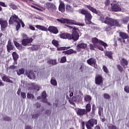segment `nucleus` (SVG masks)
<instances>
[{
  "label": "nucleus",
  "mask_w": 129,
  "mask_h": 129,
  "mask_svg": "<svg viewBox=\"0 0 129 129\" xmlns=\"http://www.w3.org/2000/svg\"><path fill=\"white\" fill-rule=\"evenodd\" d=\"M100 20L102 23H104L107 25H109L110 26H116V27H120V24L119 23V22L118 20L113 19L110 18L106 17L105 19L104 16H102L100 18Z\"/></svg>",
  "instance_id": "nucleus-1"
},
{
  "label": "nucleus",
  "mask_w": 129,
  "mask_h": 129,
  "mask_svg": "<svg viewBox=\"0 0 129 129\" xmlns=\"http://www.w3.org/2000/svg\"><path fill=\"white\" fill-rule=\"evenodd\" d=\"M57 21L58 22H59L60 23H61L62 24H68L69 25H76V26H81V27H83V26H85L84 23H78L74 20H71L67 19H57Z\"/></svg>",
  "instance_id": "nucleus-2"
},
{
  "label": "nucleus",
  "mask_w": 129,
  "mask_h": 129,
  "mask_svg": "<svg viewBox=\"0 0 129 129\" xmlns=\"http://www.w3.org/2000/svg\"><path fill=\"white\" fill-rule=\"evenodd\" d=\"M20 21H21V19H19V17L14 15L10 17L9 24L12 25V24H14V23H17V25L16 26V31H18L21 28V23H20Z\"/></svg>",
  "instance_id": "nucleus-3"
},
{
  "label": "nucleus",
  "mask_w": 129,
  "mask_h": 129,
  "mask_svg": "<svg viewBox=\"0 0 129 129\" xmlns=\"http://www.w3.org/2000/svg\"><path fill=\"white\" fill-rule=\"evenodd\" d=\"M70 38L69 40H73V41H77L79 39V34H78V29L74 27L73 28V33L71 35L70 34Z\"/></svg>",
  "instance_id": "nucleus-4"
},
{
  "label": "nucleus",
  "mask_w": 129,
  "mask_h": 129,
  "mask_svg": "<svg viewBox=\"0 0 129 129\" xmlns=\"http://www.w3.org/2000/svg\"><path fill=\"white\" fill-rule=\"evenodd\" d=\"M92 43L94 44V46H96V44H99L100 45H102V46H103L104 48L107 47V44H106V43L100 40H98V39H97V38H93L92 39Z\"/></svg>",
  "instance_id": "nucleus-5"
},
{
  "label": "nucleus",
  "mask_w": 129,
  "mask_h": 129,
  "mask_svg": "<svg viewBox=\"0 0 129 129\" xmlns=\"http://www.w3.org/2000/svg\"><path fill=\"white\" fill-rule=\"evenodd\" d=\"M111 10L112 12H121V8L118 6L117 2H113L111 4Z\"/></svg>",
  "instance_id": "nucleus-6"
},
{
  "label": "nucleus",
  "mask_w": 129,
  "mask_h": 129,
  "mask_svg": "<svg viewBox=\"0 0 129 129\" xmlns=\"http://www.w3.org/2000/svg\"><path fill=\"white\" fill-rule=\"evenodd\" d=\"M87 63L89 65H90V66L94 67V68H97V64H96V59H95L94 58H90L87 60Z\"/></svg>",
  "instance_id": "nucleus-7"
},
{
  "label": "nucleus",
  "mask_w": 129,
  "mask_h": 129,
  "mask_svg": "<svg viewBox=\"0 0 129 129\" xmlns=\"http://www.w3.org/2000/svg\"><path fill=\"white\" fill-rule=\"evenodd\" d=\"M95 82L97 85H100L103 83V78L102 76L98 75L95 78Z\"/></svg>",
  "instance_id": "nucleus-8"
},
{
  "label": "nucleus",
  "mask_w": 129,
  "mask_h": 129,
  "mask_svg": "<svg viewBox=\"0 0 129 129\" xmlns=\"http://www.w3.org/2000/svg\"><path fill=\"white\" fill-rule=\"evenodd\" d=\"M33 42V38L23 39L21 42L23 46H30L31 42Z\"/></svg>",
  "instance_id": "nucleus-9"
},
{
  "label": "nucleus",
  "mask_w": 129,
  "mask_h": 129,
  "mask_svg": "<svg viewBox=\"0 0 129 129\" xmlns=\"http://www.w3.org/2000/svg\"><path fill=\"white\" fill-rule=\"evenodd\" d=\"M26 75L29 79H35L36 78V74L33 71H28L25 72Z\"/></svg>",
  "instance_id": "nucleus-10"
},
{
  "label": "nucleus",
  "mask_w": 129,
  "mask_h": 129,
  "mask_svg": "<svg viewBox=\"0 0 129 129\" xmlns=\"http://www.w3.org/2000/svg\"><path fill=\"white\" fill-rule=\"evenodd\" d=\"M0 25L1 27V31H4V30L8 27V22L3 19H0Z\"/></svg>",
  "instance_id": "nucleus-11"
},
{
  "label": "nucleus",
  "mask_w": 129,
  "mask_h": 129,
  "mask_svg": "<svg viewBox=\"0 0 129 129\" xmlns=\"http://www.w3.org/2000/svg\"><path fill=\"white\" fill-rule=\"evenodd\" d=\"M92 19V16L90 13H88L86 14L85 17V21L86 24H91V19Z\"/></svg>",
  "instance_id": "nucleus-12"
},
{
  "label": "nucleus",
  "mask_w": 129,
  "mask_h": 129,
  "mask_svg": "<svg viewBox=\"0 0 129 129\" xmlns=\"http://www.w3.org/2000/svg\"><path fill=\"white\" fill-rule=\"evenodd\" d=\"M86 48H87V44L81 43L77 45L76 50L78 52H80L81 49H86Z\"/></svg>",
  "instance_id": "nucleus-13"
},
{
  "label": "nucleus",
  "mask_w": 129,
  "mask_h": 129,
  "mask_svg": "<svg viewBox=\"0 0 129 129\" xmlns=\"http://www.w3.org/2000/svg\"><path fill=\"white\" fill-rule=\"evenodd\" d=\"M77 114L79 115V116H83V115H85V114H87L86 112V110L85 109H77Z\"/></svg>",
  "instance_id": "nucleus-14"
},
{
  "label": "nucleus",
  "mask_w": 129,
  "mask_h": 129,
  "mask_svg": "<svg viewBox=\"0 0 129 129\" xmlns=\"http://www.w3.org/2000/svg\"><path fill=\"white\" fill-rule=\"evenodd\" d=\"M48 30L50 33H52V34H58V33H59V31L57 28L54 26H49Z\"/></svg>",
  "instance_id": "nucleus-15"
},
{
  "label": "nucleus",
  "mask_w": 129,
  "mask_h": 129,
  "mask_svg": "<svg viewBox=\"0 0 129 129\" xmlns=\"http://www.w3.org/2000/svg\"><path fill=\"white\" fill-rule=\"evenodd\" d=\"M58 10L59 12H61V13H64V12H65V4H64V2L60 0H59Z\"/></svg>",
  "instance_id": "nucleus-16"
},
{
  "label": "nucleus",
  "mask_w": 129,
  "mask_h": 129,
  "mask_svg": "<svg viewBox=\"0 0 129 129\" xmlns=\"http://www.w3.org/2000/svg\"><path fill=\"white\" fill-rule=\"evenodd\" d=\"M62 53L65 55H70L71 54H76L77 51L73 50V49H70L68 50L62 51Z\"/></svg>",
  "instance_id": "nucleus-17"
},
{
  "label": "nucleus",
  "mask_w": 129,
  "mask_h": 129,
  "mask_svg": "<svg viewBox=\"0 0 129 129\" xmlns=\"http://www.w3.org/2000/svg\"><path fill=\"white\" fill-rule=\"evenodd\" d=\"M120 64L122 66L124 69H125V66L128 64V61L124 58H122L120 61Z\"/></svg>",
  "instance_id": "nucleus-18"
},
{
  "label": "nucleus",
  "mask_w": 129,
  "mask_h": 129,
  "mask_svg": "<svg viewBox=\"0 0 129 129\" xmlns=\"http://www.w3.org/2000/svg\"><path fill=\"white\" fill-rule=\"evenodd\" d=\"M86 126L87 129H92V127H93L94 125L91 119L88 120L87 123L86 124Z\"/></svg>",
  "instance_id": "nucleus-19"
},
{
  "label": "nucleus",
  "mask_w": 129,
  "mask_h": 129,
  "mask_svg": "<svg viewBox=\"0 0 129 129\" xmlns=\"http://www.w3.org/2000/svg\"><path fill=\"white\" fill-rule=\"evenodd\" d=\"M85 8H87V9H89V11H91L92 13H94L95 14H97V11H96V9L89 5H85Z\"/></svg>",
  "instance_id": "nucleus-20"
},
{
  "label": "nucleus",
  "mask_w": 129,
  "mask_h": 129,
  "mask_svg": "<svg viewBox=\"0 0 129 129\" xmlns=\"http://www.w3.org/2000/svg\"><path fill=\"white\" fill-rule=\"evenodd\" d=\"M60 37L61 39H68L70 38V34L69 33H62L60 35Z\"/></svg>",
  "instance_id": "nucleus-21"
},
{
  "label": "nucleus",
  "mask_w": 129,
  "mask_h": 129,
  "mask_svg": "<svg viewBox=\"0 0 129 129\" xmlns=\"http://www.w3.org/2000/svg\"><path fill=\"white\" fill-rule=\"evenodd\" d=\"M2 80H3V81H4L5 82H8L9 83H13V81L11 80V79H10V77L7 76H5L2 78Z\"/></svg>",
  "instance_id": "nucleus-22"
},
{
  "label": "nucleus",
  "mask_w": 129,
  "mask_h": 129,
  "mask_svg": "<svg viewBox=\"0 0 129 129\" xmlns=\"http://www.w3.org/2000/svg\"><path fill=\"white\" fill-rule=\"evenodd\" d=\"M42 101L43 102H47V94L46 92H43L41 95Z\"/></svg>",
  "instance_id": "nucleus-23"
},
{
  "label": "nucleus",
  "mask_w": 129,
  "mask_h": 129,
  "mask_svg": "<svg viewBox=\"0 0 129 129\" xmlns=\"http://www.w3.org/2000/svg\"><path fill=\"white\" fill-rule=\"evenodd\" d=\"M35 27L37 28V29H38V30H41V31H47L48 29L46 28L45 26H43L41 25H37L35 26Z\"/></svg>",
  "instance_id": "nucleus-24"
},
{
  "label": "nucleus",
  "mask_w": 129,
  "mask_h": 129,
  "mask_svg": "<svg viewBox=\"0 0 129 129\" xmlns=\"http://www.w3.org/2000/svg\"><path fill=\"white\" fill-rule=\"evenodd\" d=\"M47 63L52 66L56 65L57 64V59H50L47 61Z\"/></svg>",
  "instance_id": "nucleus-25"
},
{
  "label": "nucleus",
  "mask_w": 129,
  "mask_h": 129,
  "mask_svg": "<svg viewBox=\"0 0 129 129\" xmlns=\"http://www.w3.org/2000/svg\"><path fill=\"white\" fill-rule=\"evenodd\" d=\"M119 36L122 39H128V35L126 33L123 32H120Z\"/></svg>",
  "instance_id": "nucleus-26"
},
{
  "label": "nucleus",
  "mask_w": 129,
  "mask_h": 129,
  "mask_svg": "<svg viewBox=\"0 0 129 129\" xmlns=\"http://www.w3.org/2000/svg\"><path fill=\"white\" fill-rule=\"evenodd\" d=\"M14 43L16 47H17L19 49V50H22L23 49V46L18 42L16 41L15 39H14Z\"/></svg>",
  "instance_id": "nucleus-27"
},
{
  "label": "nucleus",
  "mask_w": 129,
  "mask_h": 129,
  "mask_svg": "<svg viewBox=\"0 0 129 129\" xmlns=\"http://www.w3.org/2000/svg\"><path fill=\"white\" fill-rule=\"evenodd\" d=\"M39 49H40L39 45H33L32 47H29V49L32 50V51H36V50H39Z\"/></svg>",
  "instance_id": "nucleus-28"
},
{
  "label": "nucleus",
  "mask_w": 129,
  "mask_h": 129,
  "mask_svg": "<svg viewBox=\"0 0 129 129\" xmlns=\"http://www.w3.org/2000/svg\"><path fill=\"white\" fill-rule=\"evenodd\" d=\"M17 75L18 76H20V75H22V74H24L25 73V69L21 68L19 69L18 71H17Z\"/></svg>",
  "instance_id": "nucleus-29"
},
{
  "label": "nucleus",
  "mask_w": 129,
  "mask_h": 129,
  "mask_svg": "<svg viewBox=\"0 0 129 129\" xmlns=\"http://www.w3.org/2000/svg\"><path fill=\"white\" fill-rule=\"evenodd\" d=\"M35 5L37 6V7H39V8H38L36 7V6H31V7L33 8V9H35V10H37V11H40V12H43V10H44V8H43L38 5Z\"/></svg>",
  "instance_id": "nucleus-30"
},
{
  "label": "nucleus",
  "mask_w": 129,
  "mask_h": 129,
  "mask_svg": "<svg viewBox=\"0 0 129 129\" xmlns=\"http://www.w3.org/2000/svg\"><path fill=\"white\" fill-rule=\"evenodd\" d=\"M66 10L67 12H73V8L72 7V6H70V5L68 4H67L66 6Z\"/></svg>",
  "instance_id": "nucleus-31"
},
{
  "label": "nucleus",
  "mask_w": 129,
  "mask_h": 129,
  "mask_svg": "<svg viewBox=\"0 0 129 129\" xmlns=\"http://www.w3.org/2000/svg\"><path fill=\"white\" fill-rule=\"evenodd\" d=\"M7 50L8 52H10L11 50H13L14 48V47H13L12 43H11V42H10V41H9L8 45H7Z\"/></svg>",
  "instance_id": "nucleus-32"
},
{
  "label": "nucleus",
  "mask_w": 129,
  "mask_h": 129,
  "mask_svg": "<svg viewBox=\"0 0 129 129\" xmlns=\"http://www.w3.org/2000/svg\"><path fill=\"white\" fill-rule=\"evenodd\" d=\"M71 47H57V51H63L65 50H68V49H70Z\"/></svg>",
  "instance_id": "nucleus-33"
},
{
  "label": "nucleus",
  "mask_w": 129,
  "mask_h": 129,
  "mask_svg": "<svg viewBox=\"0 0 129 129\" xmlns=\"http://www.w3.org/2000/svg\"><path fill=\"white\" fill-rule=\"evenodd\" d=\"M107 25H107L104 29L106 32H108V31H110L111 29H112V27H114V26H111L109 24H107Z\"/></svg>",
  "instance_id": "nucleus-34"
},
{
  "label": "nucleus",
  "mask_w": 129,
  "mask_h": 129,
  "mask_svg": "<svg viewBox=\"0 0 129 129\" xmlns=\"http://www.w3.org/2000/svg\"><path fill=\"white\" fill-rule=\"evenodd\" d=\"M12 56H13V60H16L19 59V54H17L16 52H13Z\"/></svg>",
  "instance_id": "nucleus-35"
},
{
  "label": "nucleus",
  "mask_w": 129,
  "mask_h": 129,
  "mask_svg": "<svg viewBox=\"0 0 129 129\" xmlns=\"http://www.w3.org/2000/svg\"><path fill=\"white\" fill-rule=\"evenodd\" d=\"M87 113V112H89L90 110H91V105L90 104H87L86 106V109H85Z\"/></svg>",
  "instance_id": "nucleus-36"
},
{
  "label": "nucleus",
  "mask_w": 129,
  "mask_h": 129,
  "mask_svg": "<svg viewBox=\"0 0 129 129\" xmlns=\"http://www.w3.org/2000/svg\"><path fill=\"white\" fill-rule=\"evenodd\" d=\"M105 56H107L108 57V58H110V59H111L112 58V52L110 51H106L105 52Z\"/></svg>",
  "instance_id": "nucleus-37"
},
{
  "label": "nucleus",
  "mask_w": 129,
  "mask_h": 129,
  "mask_svg": "<svg viewBox=\"0 0 129 129\" xmlns=\"http://www.w3.org/2000/svg\"><path fill=\"white\" fill-rule=\"evenodd\" d=\"M52 45L55 46V47H56V48H58V47L59 46V42H58V41H57L55 39H53L52 41Z\"/></svg>",
  "instance_id": "nucleus-38"
},
{
  "label": "nucleus",
  "mask_w": 129,
  "mask_h": 129,
  "mask_svg": "<svg viewBox=\"0 0 129 129\" xmlns=\"http://www.w3.org/2000/svg\"><path fill=\"white\" fill-rule=\"evenodd\" d=\"M85 101L87 102H90L91 100V97L89 95H86L84 97Z\"/></svg>",
  "instance_id": "nucleus-39"
},
{
  "label": "nucleus",
  "mask_w": 129,
  "mask_h": 129,
  "mask_svg": "<svg viewBox=\"0 0 129 129\" xmlns=\"http://www.w3.org/2000/svg\"><path fill=\"white\" fill-rule=\"evenodd\" d=\"M50 83L52 85H53V86H57V81L53 78L51 79Z\"/></svg>",
  "instance_id": "nucleus-40"
},
{
  "label": "nucleus",
  "mask_w": 129,
  "mask_h": 129,
  "mask_svg": "<svg viewBox=\"0 0 129 129\" xmlns=\"http://www.w3.org/2000/svg\"><path fill=\"white\" fill-rule=\"evenodd\" d=\"M10 7L13 10H17L18 9L17 5H15L14 3H11L10 5Z\"/></svg>",
  "instance_id": "nucleus-41"
},
{
  "label": "nucleus",
  "mask_w": 129,
  "mask_h": 129,
  "mask_svg": "<svg viewBox=\"0 0 129 129\" xmlns=\"http://www.w3.org/2000/svg\"><path fill=\"white\" fill-rule=\"evenodd\" d=\"M33 88L37 90V91H39V90H40V87L37 84L33 83Z\"/></svg>",
  "instance_id": "nucleus-42"
},
{
  "label": "nucleus",
  "mask_w": 129,
  "mask_h": 129,
  "mask_svg": "<svg viewBox=\"0 0 129 129\" xmlns=\"http://www.w3.org/2000/svg\"><path fill=\"white\" fill-rule=\"evenodd\" d=\"M128 21H129L128 17H124L122 20L123 23L124 24H126L128 22Z\"/></svg>",
  "instance_id": "nucleus-43"
},
{
  "label": "nucleus",
  "mask_w": 129,
  "mask_h": 129,
  "mask_svg": "<svg viewBox=\"0 0 129 129\" xmlns=\"http://www.w3.org/2000/svg\"><path fill=\"white\" fill-rule=\"evenodd\" d=\"M80 13L82 15H84L85 16L88 13V11H86L85 9H82L80 11Z\"/></svg>",
  "instance_id": "nucleus-44"
},
{
  "label": "nucleus",
  "mask_w": 129,
  "mask_h": 129,
  "mask_svg": "<svg viewBox=\"0 0 129 129\" xmlns=\"http://www.w3.org/2000/svg\"><path fill=\"white\" fill-rule=\"evenodd\" d=\"M67 61L66 56H63L61 58L60 63H65Z\"/></svg>",
  "instance_id": "nucleus-45"
},
{
  "label": "nucleus",
  "mask_w": 129,
  "mask_h": 129,
  "mask_svg": "<svg viewBox=\"0 0 129 129\" xmlns=\"http://www.w3.org/2000/svg\"><path fill=\"white\" fill-rule=\"evenodd\" d=\"M34 97L35 96H34L33 94L30 93L27 94V98H29V99H34Z\"/></svg>",
  "instance_id": "nucleus-46"
},
{
  "label": "nucleus",
  "mask_w": 129,
  "mask_h": 129,
  "mask_svg": "<svg viewBox=\"0 0 129 129\" xmlns=\"http://www.w3.org/2000/svg\"><path fill=\"white\" fill-rule=\"evenodd\" d=\"M103 97L105 99H109V98H110V96L109 95V94L107 93H104L103 95Z\"/></svg>",
  "instance_id": "nucleus-47"
},
{
  "label": "nucleus",
  "mask_w": 129,
  "mask_h": 129,
  "mask_svg": "<svg viewBox=\"0 0 129 129\" xmlns=\"http://www.w3.org/2000/svg\"><path fill=\"white\" fill-rule=\"evenodd\" d=\"M103 70L104 72H105V73H106V74H107V73H108V69H107L106 66H103Z\"/></svg>",
  "instance_id": "nucleus-48"
},
{
  "label": "nucleus",
  "mask_w": 129,
  "mask_h": 129,
  "mask_svg": "<svg viewBox=\"0 0 129 129\" xmlns=\"http://www.w3.org/2000/svg\"><path fill=\"white\" fill-rule=\"evenodd\" d=\"M49 9H50V10H56V6H55V5H54V4L51 3L50 4Z\"/></svg>",
  "instance_id": "nucleus-49"
},
{
  "label": "nucleus",
  "mask_w": 129,
  "mask_h": 129,
  "mask_svg": "<svg viewBox=\"0 0 129 129\" xmlns=\"http://www.w3.org/2000/svg\"><path fill=\"white\" fill-rule=\"evenodd\" d=\"M117 68L120 72H122L123 69H122V67L120 64H118Z\"/></svg>",
  "instance_id": "nucleus-50"
},
{
  "label": "nucleus",
  "mask_w": 129,
  "mask_h": 129,
  "mask_svg": "<svg viewBox=\"0 0 129 129\" xmlns=\"http://www.w3.org/2000/svg\"><path fill=\"white\" fill-rule=\"evenodd\" d=\"M124 90L126 93H129V86H126L124 88Z\"/></svg>",
  "instance_id": "nucleus-51"
},
{
  "label": "nucleus",
  "mask_w": 129,
  "mask_h": 129,
  "mask_svg": "<svg viewBox=\"0 0 129 129\" xmlns=\"http://www.w3.org/2000/svg\"><path fill=\"white\" fill-rule=\"evenodd\" d=\"M16 69H17V67L15 66L14 65L10 66L9 67V69H11L13 71H15V70H16Z\"/></svg>",
  "instance_id": "nucleus-52"
},
{
  "label": "nucleus",
  "mask_w": 129,
  "mask_h": 129,
  "mask_svg": "<svg viewBox=\"0 0 129 129\" xmlns=\"http://www.w3.org/2000/svg\"><path fill=\"white\" fill-rule=\"evenodd\" d=\"M4 120H6V121H11L12 119L10 117L6 116L4 118Z\"/></svg>",
  "instance_id": "nucleus-53"
},
{
  "label": "nucleus",
  "mask_w": 129,
  "mask_h": 129,
  "mask_svg": "<svg viewBox=\"0 0 129 129\" xmlns=\"http://www.w3.org/2000/svg\"><path fill=\"white\" fill-rule=\"evenodd\" d=\"M51 4V3H46L44 4V6L46 8H47V9H50Z\"/></svg>",
  "instance_id": "nucleus-54"
},
{
  "label": "nucleus",
  "mask_w": 129,
  "mask_h": 129,
  "mask_svg": "<svg viewBox=\"0 0 129 129\" xmlns=\"http://www.w3.org/2000/svg\"><path fill=\"white\" fill-rule=\"evenodd\" d=\"M92 121L93 125L94 126V124H97V120L95 119H91Z\"/></svg>",
  "instance_id": "nucleus-55"
},
{
  "label": "nucleus",
  "mask_w": 129,
  "mask_h": 129,
  "mask_svg": "<svg viewBox=\"0 0 129 129\" xmlns=\"http://www.w3.org/2000/svg\"><path fill=\"white\" fill-rule=\"evenodd\" d=\"M21 96L23 99H25L26 98V97H27V95L24 92H21Z\"/></svg>",
  "instance_id": "nucleus-56"
},
{
  "label": "nucleus",
  "mask_w": 129,
  "mask_h": 129,
  "mask_svg": "<svg viewBox=\"0 0 129 129\" xmlns=\"http://www.w3.org/2000/svg\"><path fill=\"white\" fill-rule=\"evenodd\" d=\"M0 6L2 7H4V8H7V6L5 4L4 2H0Z\"/></svg>",
  "instance_id": "nucleus-57"
},
{
  "label": "nucleus",
  "mask_w": 129,
  "mask_h": 129,
  "mask_svg": "<svg viewBox=\"0 0 129 129\" xmlns=\"http://www.w3.org/2000/svg\"><path fill=\"white\" fill-rule=\"evenodd\" d=\"M109 129H118V128L116 127V126L114 125H110L109 126Z\"/></svg>",
  "instance_id": "nucleus-58"
},
{
  "label": "nucleus",
  "mask_w": 129,
  "mask_h": 129,
  "mask_svg": "<svg viewBox=\"0 0 129 129\" xmlns=\"http://www.w3.org/2000/svg\"><path fill=\"white\" fill-rule=\"evenodd\" d=\"M29 28L32 31H35V27L34 26H33V25H29Z\"/></svg>",
  "instance_id": "nucleus-59"
},
{
  "label": "nucleus",
  "mask_w": 129,
  "mask_h": 129,
  "mask_svg": "<svg viewBox=\"0 0 129 129\" xmlns=\"http://www.w3.org/2000/svg\"><path fill=\"white\" fill-rule=\"evenodd\" d=\"M19 24H21L22 28H24V27H25V23L21 19H20V21H19Z\"/></svg>",
  "instance_id": "nucleus-60"
},
{
  "label": "nucleus",
  "mask_w": 129,
  "mask_h": 129,
  "mask_svg": "<svg viewBox=\"0 0 129 129\" xmlns=\"http://www.w3.org/2000/svg\"><path fill=\"white\" fill-rule=\"evenodd\" d=\"M109 4H110V2L109 1V0L105 1V6H108V5H109Z\"/></svg>",
  "instance_id": "nucleus-61"
},
{
  "label": "nucleus",
  "mask_w": 129,
  "mask_h": 129,
  "mask_svg": "<svg viewBox=\"0 0 129 129\" xmlns=\"http://www.w3.org/2000/svg\"><path fill=\"white\" fill-rule=\"evenodd\" d=\"M118 41L122 43H125V40L123 38H118Z\"/></svg>",
  "instance_id": "nucleus-62"
},
{
  "label": "nucleus",
  "mask_w": 129,
  "mask_h": 129,
  "mask_svg": "<svg viewBox=\"0 0 129 129\" xmlns=\"http://www.w3.org/2000/svg\"><path fill=\"white\" fill-rule=\"evenodd\" d=\"M101 112H102V108H99V111H98L99 115H101Z\"/></svg>",
  "instance_id": "nucleus-63"
},
{
  "label": "nucleus",
  "mask_w": 129,
  "mask_h": 129,
  "mask_svg": "<svg viewBox=\"0 0 129 129\" xmlns=\"http://www.w3.org/2000/svg\"><path fill=\"white\" fill-rule=\"evenodd\" d=\"M90 50H94V46L92 44H90Z\"/></svg>",
  "instance_id": "nucleus-64"
}]
</instances>
